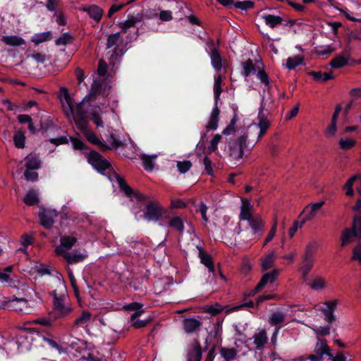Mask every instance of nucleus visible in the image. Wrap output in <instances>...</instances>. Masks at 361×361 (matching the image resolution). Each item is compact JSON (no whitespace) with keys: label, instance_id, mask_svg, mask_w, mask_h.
I'll use <instances>...</instances> for the list:
<instances>
[{"label":"nucleus","instance_id":"nucleus-1","mask_svg":"<svg viewBox=\"0 0 361 361\" xmlns=\"http://www.w3.org/2000/svg\"><path fill=\"white\" fill-rule=\"evenodd\" d=\"M5 308L13 310L20 314H28L31 310L26 299L16 297L4 300L2 302V309Z\"/></svg>","mask_w":361,"mask_h":361},{"label":"nucleus","instance_id":"nucleus-2","mask_svg":"<svg viewBox=\"0 0 361 361\" xmlns=\"http://www.w3.org/2000/svg\"><path fill=\"white\" fill-rule=\"evenodd\" d=\"M255 138L256 137L255 135L253 134L252 126H250L247 131L238 138L237 142L239 146L238 159L243 157L245 149H252L255 145H252L250 142L251 140Z\"/></svg>","mask_w":361,"mask_h":361},{"label":"nucleus","instance_id":"nucleus-3","mask_svg":"<svg viewBox=\"0 0 361 361\" xmlns=\"http://www.w3.org/2000/svg\"><path fill=\"white\" fill-rule=\"evenodd\" d=\"M88 162L98 171H104L111 166L109 161L94 150L90 152Z\"/></svg>","mask_w":361,"mask_h":361},{"label":"nucleus","instance_id":"nucleus-4","mask_svg":"<svg viewBox=\"0 0 361 361\" xmlns=\"http://www.w3.org/2000/svg\"><path fill=\"white\" fill-rule=\"evenodd\" d=\"M258 123L257 127L259 129V132L257 135H255L256 138L250 141L252 145H256L257 142L267 133L268 129L271 126L270 121L263 113L262 110H260L257 116Z\"/></svg>","mask_w":361,"mask_h":361},{"label":"nucleus","instance_id":"nucleus-5","mask_svg":"<svg viewBox=\"0 0 361 361\" xmlns=\"http://www.w3.org/2000/svg\"><path fill=\"white\" fill-rule=\"evenodd\" d=\"M241 66L243 68L241 73L245 78L255 73L259 68H264V64L260 57L255 59V61L251 59H248L247 61L243 62Z\"/></svg>","mask_w":361,"mask_h":361},{"label":"nucleus","instance_id":"nucleus-6","mask_svg":"<svg viewBox=\"0 0 361 361\" xmlns=\"http://www.w3.org/2000/svg\"><path fill=\"white\" fill-rule=\"evenodd\" d=\"M110 88L111 87L107 85L104 80H94L87 97L89 99H95L97 95L107 93Z\"/></svg>","mask_w":361,"mask_h":361},{"label":"nucleus","instance_id":"nucleus-7","mask_svg":"<svg viewBox=\"0 0 361 361\" xmlns=\"http://www.w3.org/2000/svg\"><path fill=\"white\" fill-rule=\"evenodd\" d=\"M123 53L124 51L123 49H120L119 47H105L103 50L104 56L102 58L107 59L109 65L114 67Z\"/></svg>","mask_w":361,"mask_h":361},{"label":"nucleus","instance_id":"nucleus-8","mask_svg":"<svg viewBox=\"0 0 361 361\" xmlns=\"http://www.w3.org/2000/svg\"><path fill=\"white\" fill-rule=\"evenodd\" d=\"M360 235L357 228V220L354 218L352 228H345L341 233V247L346 246L352 243L353 238Z\"/></svg>","mask_w":361,"mask_h":361},{"label":"nucleus","instance_id":"nucleus-9","mask_svg":"<svg viewBox=\"0 0 361 361\" xmlns=\"http://www.w3.org/2000/svg\"><path fill=\"white\" fill-rule=\"evenodd\" d=\"M182 324L184 331L188 334H197L202 326V322L194 317L184 319Z\"/></svg>","mask_w":361,"mask_h":361},{"label":"nucleus","instance_id":"nucleus-10","mask_svg":"<svg viewBox=\"0 0 361 361\" xmlns=\"http://www.w3.org/2000/svg\"><path fill=\"white\" fill-rule=\"evenodd\" d=\"M202 348L200 342L197 339H194L189 345L187 360L188 361H201L202 360Z\"/></svg>","mask_w":361,"mask_h":361},{"label":"nucleus","instance_id":"nucleus-11","mask_svg":"<svg viewBox=\"0 0 361 361\" xmlns=\"http://www.w3.org/2000/svg\"><path fill=\"white\" fill-rule=\"evenodd\" d=\"M58 216V213L52 209H44L39 214L41 224L47 229H50L54 224V219Z\"/></svg>","mask_w":361,"mask_h":361},{"label":"nucleus","instance_id":"nucleus-12","mask_svg":"<svg viewBox=\"0 0 361 361\" xmlns=\"http://www.w3.org/2000/svg\"><path fill=\"white\" fill-rule=\"evenodd\" d=\"M77 242V238L73 236H62L60 239V245L56 250V254L61 256L64 253H67V250L71 249Z\"/></svg>","mask_w":361,"mask_h":361},{"label":"nucleus","instance_id":"nucleus-13","mask_svg":"<svg viewBox=\"0 0 361 361\" xmlns=\"http://www.w3.org/2000/svg\"><path fill=\"white\" fill-rule=\"evenodd\" d=\"M115 178L121 190H122L128 197H135L137 200H141L144 198L143 195L138 192H134L133 190L127 184L126 180L119 175L116 174Z\"/></svg>","mask_w":361,"mask_h":361},{"label":"nucleus","instance_id":"nucleus-14","mask_svg":"<svg viewBox=\"0 0 361 361\" xmlns=\"http://www.w3.org/2000/svg\"><path fill=\"white\" fill-rule=\"evenodd\" d=\"M79 10L86 12L96 23H99L101 20L104 13L102 8L94 4L82 6L79 8Z\"/></svg>","mask_w":361,"mask_h":361},{"label":"nucleus","instance_id":"nucleus-15","mask_svg":"<svg viewBox=\"0 0 361 361\" xmlns=\"http://www.w3.org/2000/svg\"><path fill=\"white\" fill-rule=\"evenodd\" d=\"M325 307L322 308L321 311L324 315V319L329 323L332 324L336 320V317L334 314L336 307L338 305V300H334L328 301L324 303Z\"/></svg>","mask_w":361,"mask_h":361},{"label":"nucleus","instance_id":"nucleus-16","mask_svg":"<svg viewBox=\"0 0 361 361\" xmlns=\"http://www.w3.org/2000/svg\"><path fill=\"white\" fill-rule=\"evenodd\" d=\"M279 272V269H274L271 271L264 274L256 286L255 288V292L262 290L267 283H274L276 280Z\"/></svg>","mask_w":361,"mask_h":361},{"label":"nucleus","instance_id":"nucleus-17","mask_svg":"<svg viewBox=\"0 0 361 361\" xmlns=\"http://www.w3.org/2000/svg\"><path fill=\"white\" fill-rule=\"evenodd\" d=\"M241 202L239 219L240 221H249L254 218L255 215L253 214L252 205L250 201L246 199H242Z\"/></svg>","mask_w":361,"mask_h":361},{"label":"nucleus","instance_id":"nucleus-18","mask_svg":"<svg viewBox=\"0 0 361 361\" xmlns=\"http://www.w3.org/2000/svg\"><path fill=\"white\" fill-rule=\"evenodd\" d=\"M313 352L322 359L324 355H326L328 357H332L331 350L325 339H317Z\"/></svg>","mask_w":361,"mask_h":361},{"label":"nucleus","instance_id":"nucleus-19","mask_svg":"<svg viewBox=\"0 0 361 361\" xmlns=\"http://www.w3.org/2000/svg\"><path fill=\"white\" fill-rule=\"evenodd\" d=\"M247 221L249 223V226L253 231V234L255 235L254 240H255L262 233L264 228V224L262 220L259 215H255L254 218Z\"/></svg>","mask_w":361,"mask_h":361},{"label":"nucleus","instance_id":"nucleus-20","mask_svg":"<svg viewBox=\"0 0 361 361\" xmlns=\"http://www.w3.org/2000/svg\"><path fill=\"white\" fill-rule=\"evenodd\" d=\"M260 17L264 21L266 25L271 28H274L281 25L283 22L282 17L269 13H262Z\"/></svg>","mask_w":361,"mask_h":361},{"label":"nucleus","instance_id":"nucleus-21","mask_svg":"<svg viewBox=\"0 0 361 361\" xmlns=\"http://www.w3.org/2000/svg\"><path fill=\"white\" fill-rule=\"evenodd\" d=\"M253 343L257 349L260 350L268 343L267 333L265 329H260L253 335Z\"/></svg>","mask_w":361,"mask_h":361},{"label":"nucleus","instance_id":"nucleus-22","mask_svg":"<svg viewBox=\"0 0 361 361\" xmlns=\"http://www.w3.org/2000/svg\"><path fill=\"white\" fill-rule=\"evenodd\" d=\"M314 264V258L302 257V266L299 271L302 274V279L304 282L307 280V275Z\"/></svg>","mask_w":361,"mask_h":361},{"label":"nucleus","instance_id":"nucleus-23","mask_svg":"<svg viewBox=\"0 0 361 361\" xmlns=\"http://www.w3.org/2000/svg\"><path fill=\"white\" fill-rule=\"evenodd\" d=\"M140 20L134 16L128 17L124 23L121 24V30L123 32H127L128 30H133V35L130 37V39L137 38V29L135 27V24L139 22Z\"/></svg>","mask_w":361,"mask_h":361},{"label":"nucleus","instance_id":"nucleus-24","mask_svg":"<svg viewBox=\"0 0 361 361\" xmlns=\"http://www.w3.org/2000/svg\"><path fill=\"white\" fill-rule=\"evenodd\" d=\"M143 218L147 221L158 219V207L156 203L149 202L146 204Z\"/></svg>","mask_w":361,"mask_h":361},{"label":"nucleus","instance_id":"nucleus-25","mask_svg":"<svg viewBox=\"0 0 361 361\" xmlns=\"http://www.w3.org/2000/svg\"><path fill=\"white\" fill-rule=\"evenodd\" d=\"M286 320V314L281 312H275L269 317V322L271 326H274L275 334H278L281 328V324Z\"/></svg>","mask_w":361,"mask_h":361},{"label":"nucleus","instance_id":"nucleus-26","mask_svg":"<svg viewBox=\"0 0 361 361\" xmlns=\"http://www.w3.org/2000/svg\"><path fill=\"white\" fill-rule=\"evenodd\" d=\"M350 59V54L347 51H345L334 58L330 62V66L334 68H339L346 65Z\"/></svg>","mask_w":361,"mask_h":361},{"label":"nucleus","instance_id":"nucleus-27","mask_svg":"<svg viewBox=\"0 0 361 361\" xmlns=\"http://www.w3.org/2000/svg\"><path fill=\"white\" fill-rule=\"evenodd\" d=\"M199 250V257L200 259L201 262L204 264L209 269V272H214V266L213 264V261L212 257L207 253L202 248L197 247Z\"/></svg>","mask_w":361,"mask_h":361},{"label":"nucleus","instance_id":"nucleus-28","mask_svg":"<svg viewBox=\"0 0 361 361\" xmlns=\"http://www.w3.org/2000/svg\"><path fill=\"white\" fill-rule=\"evenodd\" d=\"M83 135H85V138L88 142H90L92 144L98 145L100 147V149H102L103 151H106L110 149V147L107 145L102 142L99 140L96 134L90 129L85 131V133H83Z\"/></svg>","mask_w":361,"mask_h":361},{"label":"nucleus","instance_id":"nucleus-29","mask_svg":"<svg viewBox=\"0 0 361 361\" xmlns=\"http://www.w3.org/2000/svg\"><path fill=\"white\" fill-rule=\"evenodd\" d=\"M68 264H76L82 262L87 257V255L73 252L64 253L61 255Z\"/></svg>","mask_w":361,"mask_h":361},{"label":"nucleus","instance_id":"nucleus-30","mask_svg":"<svg viewBox=\"0 0 361 361\" xmlns=\"http://www.w3.org/2000/svg\"><path fill=\"white\" fill-rule=\"evenodd\" d=\"M303 63L304 56L302 54H298L288 57L284 66L288 70H294L295 68Z\"/></svg>","mask_w":361,"mask_h":361},{"label":"nucleus","instance_id":"nucleus-31","mask_svg":"<svg viewBox=\"0 0 361 361\" xmlns=\"http://www.w3.org/2000/svg\"><path fill=\"white\" fill-rule=\"evenodd\" d=\"M219 114L220 111L217 106V104H215V106L210 114L209 121L206 126L207 130H216L217 128Z\"/></svg>","mask_w":361,"mask_h":361},{"label":"nucleus","instance_id":"nucleus-32","mask_svg":"<svg viewBox=\"0 0 361 361\" xmlns=\"http://www.w3.org/2000/svg\"><path fill=\"white\" fill-rule=\"evenodd\" d=\"M219 114L220 111L217 106V104H215V106L210 114L209 121L206 126L207 130H216L217 128Z\"/></svg>","mask_w":361,"mask_h":361},{"label":"nucleus","instance_id":"nucleus-33","mask_svg":"<svg viewBox=\"0 0 361 361\" xmlns=\"http://www.w3.org/2000/svg\"><path fill=\"white\" fill-rule=\"evenodd\" d=\"M219 353L224 361H233L237 357L238 350L235 348L222 347L219 350Z\"/></svg>","mask_w":361,"mask_h":361},{"label":"nucleus","instance_id":"nucleus-34","mask_svg":"<svg viewBox=\"0 0 361 361\" xmlns=\"http://www.w3.org/2000/svg\"><path fill=\"white\" fill-rule=\"evenodd\" d=\"M168 226L174 228L179 233H183L185 229L184 221L178 216H173L168 221Z\"/></svg>","mask_w":361,"mask_h":361},{"label":"nucleus","instance_id":"nucleus-35","mask_svg":"<svg viewBox=\"0 0 361 361\" xmlns=\"http://www.w3.org/2000/svg\"><path fill=\"white\" fill-rule=\"evenodd\" d=\"M25 160L26 169L37 170L40 168V160L36 154H30Z\"/></svg>","mask_w":361,"mask_h":361},{"label":"nucleus","instance_id":"nucleus-36","mask_svg":"<svg viewBox=\"0 0 361 361\" xmlns=\"http://www.w3.org/2000/svg\"><path fill=\"white\" fill-rule=\"evenodd\" d=\"M324 204V201L312 204L310 206V211L304 216L302 223L312 220L316 216L317 212L322 208Z\"/></svg>","mask_w":361,"mask_h":361},{"label":"nucleus","instance_id":"nucleus-37","mask_svg":"<svg viewBox=\"0 0 361 361\" xmlns=\"http://www.w3.org/2000/svg\"><path fill=\"white\" fill-rule=\"evenodd\" d=\"M51 39V32L50 31L35 34L31 38V41L36 45L48 42Z\"/></svg>","mask_w":361,"mask_h":361},{"label":"nucleus","instance_id":"nucleus-38","mask_svg":"<svg viewBox=\"0 0 361 361\" xmlns=\"http://www.w3.org/2000/svg\"><path fill=\"white\" fill-rule=\"evenodd\" d=\"M212 64L216 71H220L222 68V59L216 48L213 49L211 51Z\"/></svg>","mask_w":361,"mask_h":361},{"label":"nucleus","instance_id":"nucleus-39","mask_svg":"<svg viewBox=\"0 0 361 361\" xmlns=\"http://www.w3.org/2000/svg\"><path fill=\"white\" fill-rule=\"evenodd\" d=\"M125 309L128 311H135V312L130 316L131 322H133L135 319L140 317L142 313V305L137 302H133L128 305H126Z\"/></svg>","mask_w":361,"mask_h":361},{"label":"nucleus","instance_id":"nucleus-40","mask_svg":"<svg viewBox=\"0 0 361 361\" xmlns=\"http://www.w3.org/2000/svg\"><path fill=\"white\" fill-rule=\"evenodd\" d=\"M61 92L63 93V98L67 103L68 110L66 111V114L68 116L69 114L73 115V99L69 94L68 90L66 87L61 88Z\"/></svg>","mask_w":361,"mask_h":361},{"label":"nucleus","instance_id":"nucleus-41","mask_svg":"<svg viewBox=\"0 0 361 361\" xmlns=\"http://www.w3.org/2000/svg\"><path fill=\"white\" fill-rule=\"evenodd\" d=\"M308 75L312 76L314 80L317 81L326 82L334 78L331 73H322L321 71H311L308 73Z\"/></svg>","mask_w":361,"mask_h":361},{"label":"nucleus","instance_id":"nucleus-42","mask_svg":"<svg viewBox=\"0 0 361 361\" xmlns=\"http://www.w3.org/2000/svg\"><path fill=\"white\" fill-rule=\"evenodd\" d=\"M1 41L6 45H23L25 44V40L20 37L12 36H3Z\"/></svg>","mask_w":361,"mask_h":361},{"label":"nucleus","instance_id":"nucleus-43","mask_svg":"<svg viewBox=\"0 0 361 361\" xmlns=\"http://www.w3.org/2000/svg\"><path fill=\"white\" fill-rule=\"evenodd\" d=\"M92 317V314L90 312H82L81 315L76 318L73 323V327H78L80 326H83L87 324Z\"/></svg>","mask_w":361,"mask_h":361},{"label":"nucleus","instance_id":"nucleus-44","mask_svg":"<svg viewBox=\"0 0 361 361\" xmlns=\"http://www.w3.org/2000/svg\"><path fill=\"white\" fill-rule=\"evenodd\" d=\"M223 82V78L221 75H218L214 78V96L216 104L219 99L220 94L222 92L221 85Z\"/></svg>","mask_w":361,"mask_h":361},{"label":"nucleus","instance_id":"nucleus-45","mask_svg":"<svg viewBox=\"0 0 361 361\" xmlns=\"http://www.w3.org/2000/svg\"><path fill=\"white\" fill-rule=\"evenodd\" d=\"M275 254L271 252L262 259V268L263 271L268 270L274 266Z\"/></svg>","mask_w":361,"mask_h":361},{"label":"nucleus","instance_id":"nucleus-46","mask_svg":"<svg viewBox=\"0 0 361 361\" xmlns=\"http://www.w3.org/2000/svg\"><path fill=\"white\" fill-rule=\"evenodd\" d=\"M309 286L312 289L314 290H319L323 289L326 286V281L322 277H317L312 281L308 282Z\"/></svg>","mask_w":361,"mask_h":361},{"label":"nucleus","instance_id":"nucleus-47","mask_svg":"<svg viewBox=\"0 0 361 361\" xmlns=\"http://www.w3.org/2000/svg\"><path fill=\"white\" fill-rule=\"evenodd\" d=\"M317 250V243L315 241H310L305 247L302 257L314 258V255Z\"/></svg>","mask_w":361,"mask_h":361},{"label":"nucleus","instance_id":"nucleus-48","mask_svg":"<svg viewBox=\"0 0 361 361\" xmlns=\"http://www.w3.org/2000/svg\"><path fill=\"white\" fill-rule=\"evenodd\" d=\"M361 178V174H356L350 178L345 184L344 185V189L346 190L345 193L348 196H352L353 195V185L354 182Z\"/></svg>","mask_w":361,"mask_h":361},{"label":"nucleus","instance_id":"nucleus-49","mask_svg":"<svg viewBox=\"0 0 361 361\" xmlns=\"http://www.w3.org/2000/svg\"><path fill=\"white\" fill-rule=\"evenodd\" d=\"M74 121L77 128L83 133L88 130V123L87 117H75Z\"/></svg>","mask_w":361,"mask_h":361},{"label":"nucleus","instance_id":"nucleus-50","mask_svg":"<svg viewBox=\"0 0 361 361\" xmlns=\"http://www.w3.org/2000/svg\"><path fill=\"white\" fill-rule=\"evenodd\" d=\"M25 136L22 131H17L13 135L14 145L17 148L25 147Z\"/></svg>","mask_w":361,"mask_h":361},{"label":"nucleus","instance_id":"nucleus-51","mask_svg":"<svg viewBox=\"0 0 361 361\" xmlns=\"http://www.w3.org/2000/svg\"><path fill=\"white\" fill-rule=\"evenodd\" d=\"M71 312V308L70 307L66 306L64 304L61 305L60 307L54 310L53 314L55 317L61 318L65 317Z\"/></svg>","mask_w":361,"mask_h":361},{"label":"nucleus","instance_id":"nucleus-52","mask_svg":"<svg viewBox=\"0 0 361 361\" xmlns=\"http://www.w3.org/2000/svg\"><path fill=\"white\" fill-rule=\"evenodd\" d=\"M24 202L28 206H32L38 203V198L36 193L30 190L25 196Z\"/></svg>","mask_w":361,"mask_h":361},{"label":"nucleus","instance_id":"nucleus-53","mask_svg":"<svg viewBox=\"0 0 361 361\" xmlns=\"http://www.w3.org/2000/svg\"><path fill=\"white\" fill-rule=\"evenodd\" d=\"M73 41V37L68 32H65L56 40V45H67L72 44Z\"/></svg>","mask_w":361,"mask_h":361},{"label":"nucleus","instance_id":"nucleus-54","mask_svg":"<svg viewBox=\"0 0 361 361\" xmlns=\"http://www.w3.org/2000/svg\"><path fill=\"white\" fill-rule=\"evenodd\" d=\"M157 158V155L150 157L148 155L143 154L141 157V159L143 162V166L145 170L152 171L154 169V164L152 160Z\"/></svg>","mask_w":361,"mask_h":361},{"label":"nucleus","instance_id":"nucleus-55","mask_svg":"<svg viewBox=\"0 0 361 361\" xmlns=\"http://www.w3.org/2000/svg\"><path fill=\"white\" fill-rule=\"evenodd\" d=\"M107 70H108V66L107 63L106 62L105 59L104 58H102L99 60L98 66H97V74L99 76H109L107 75Z\"/></svg>","mask_w":361,"mask_h":361},{"label":"nucleus","instance_id":"nucleus-56","mask_svg":"<svg viewBox=\"0 0 361 361\" xmlns=\"http://www.w3.org/2000/svg\"><path fill=\"white\" fill-rule=\"evenodd\" d=\"M234 6L235 8L241 9V10H247L254 6V2L250 0H247V1L235 0Z\"/></svg>","mask_w":361,"mask_h":361},{"label":"nucleus","instance_id":"nucleus-57","mask_svg":"<svg viewBox=\"0 0 361 361\" xmlns=\"http://www.w3.org/2000/svg\"><path fill=\"white\" fill-rule=\"evenodd\" d=\"M355 144L356 141L352 138L341 139L339 140V146L343 150L351 149Z\"/></svg>","mask_w":361,"mask_h":361},{"label":"nucleus","instance_id":"nucleus-58","mask_svg":"<svg viewBox=\"0 0 361 361\" xmlns=\"http://www.w3.org/2000/svg\"><path fill=\"white\" fill-rule=\"evenodd\" d=\"M87 106L85 99L77 105L75 117H87Z\"/></svg>","mask_w":361,"mask_h":361},{"label":"nucleus","instance_id":"nucleus-59","mask_svg":"<svg viewBox=\"0 0 361 361\" xmlns=\"http://www.w3.org/2000/svg\"><path fill=\"white\" fill-rule=\"evenodd\" d=\"M176 166L180 173H185L190 169L192 167V163L190 161L188 160L182 161H177Z\"/></svg>","mask_w":361,"mask_h":361},{"label":"nucleus","instance_id":"nucleus-60","mask_svg":"<svg viewBox=\"0 0 361 361\" xmlns=\"http://www.w3.org/2000/svg\"><path fill=\"white\" fill-rule=\"evenodd\" d=\"M277 224H278L277 219H276V217H275L274 220V222H273L272 227H271V230L269 231V234L267 235V238L265 239V241L264 243V245H265L269 242H270L273 239V238L275 236L276 232V229H277Z\"/></svg>","mask_w":361,"mask_h":361},{"label":"nucleus","instance_id":"nucleus-61","mask_svg":"<svg viewBox=\"0 0 361 361\" xmlns=\"http://www.w3.org/2000/svg\"><path fill=\"white\" fill-rule=\"evenodd\" d=\"M32 59H34L38 63H44L45 61H49L51 59V56L49 54H42V53H34L30 56Z\"/></svg>","mask_w":361,"mask_h":361},{"label":"nucleus","instance_id":"nucleus-62","mask_svg":"<svg viewBox=\"0 0 361 361\" xmlns=\"http://www.w3.org/2000/svg\"><path fill=\"white\" fill-rule=\"evenodd\" d=\"M257 76L258 79L266 86H268L269 85V78L268 75L264 71V68L262 69L259 68L257 71Z\"/></svg>","mask_w":361,"mask_h":361},{"label":"nucleus","instance_id":"nucleus-63","mask_svg":"<svg viewBox=\"0 0 361 361\" xmlns=\"http://www.w3.org/2000/svg\"><path fill=\"white\" fill-rule=\"evenodd\" d=\"M186 206V203L180 199H172L171 200L170 208L171 209H183Z\"/></svg>","mask_w":361,"mask_h":361},{"label":"nucleus","instance_id":"nucleus-64","mask_svg":"<svg viewBox=\"0 0 361 361\" xmlns=\"http://www.w3.org/2000/svg\"><path fill=\"white\" fill-rule=\"evenodd\" d=\"M24 176L28 181H35L38 178V173L33 171V169H26Z\"/></svg>","mask_w":361,"mask_h":361}]
</instances>
